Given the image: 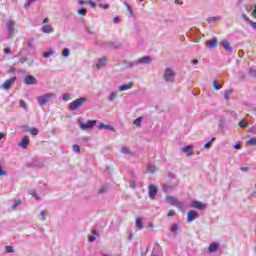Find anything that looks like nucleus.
Wrapping results in <instances>:
<instances>
[{"label":"nucleus","mask_w":256,"mask_h":256,"mask_svg":"<svg viewBox=\"0 0 256 256\" xmlns=\"http://www.w3.org/2000/svg\"><path fill=\"white\" fill-rule=\"evenodd\" d=\"M87 102V98H78L70 103V111H77L83 105V103Z\"/></svg>","instance_id":"obj_1"},{"label":"nucleus","mask_w":256,"mask_h":256,"mask_svg":"<svg viewBox=\"0 0 256 256\" xmlns=\"http://www.w3.org/2000/svg\"><path fill=\"white\" fill-rule=\"evenodd\" d=\"M6 27L8 29V37H15V20H8Z\"/></svg>","instance_id":"obj_2"},{"label":"nucleus","mask_w":256,"mask_h":256,"mask_svg":"<svg viewBox=\"0 0 256 256\" xmlns=\"http://www.w3.org/2000/svg\"><path fill=\"white\" fill-rule=\"evenodd\" d=\"M51 97H55V94H43L41 96H38V103L40 105H47V103L51 101Z\"/></svg>","instance_id":"obj_3"},{"label":"nucleus","mask_w":256,"mask_h":256,"mask_svg":"<svg viewBox=\"0 0 256 256\" xmlns=\"http://www.w3.org/2000/svg\"><path fill=\"white\" fill-rule=\"evenodd\" d=\"M80 129H92V127H95L97 125V120H88L87 123L80 122Z\"/></svg>","instance_id":"obj_4"},{"label":"nucleus","mask_w":256,"mask_h":256,"mask_svg":"<svg viewBox=\"0 0 256 256\" xmlns=\"http://www.w3.org/2000/svg\"><path fill=\"white\" fill-rule=\"evenodd\" d=\"M164 79L167 83H169V81H173V79H175V72H173L171 68H167L164 73Z\"/></svg>","instance_id":"obj_5"},{"label":"nucleus","mask_w":256,"mask_h":256,"mask_svg":"<svg viewBox=\"0 0 256 256\" xmlns=\"http://www.w3.org/2000/svg\"><path fill=\"white\" fill-rule=\"evenodd\" d=\"M158 188L155 186V184H150L148 186V193L150 199H155V195H157Z\"/></svg>","instance_id":"obj_6"},{"label":"nucleus","mask_w":256,"mask_h":256,"mask_svg":"<svg viewBox=\"0 0 256 256\" xmlns=\"http://www.w3.org/2000/svg\"><path fill=\"white\" fill-rule=\"evenodd\" d=\"M186 215H187L188 223H191V221H195V219H197L199 217L197 212H195L194 210L188 211Z\"/></svg>","instance_id":"obj_7"},{"label":"nucleus","mask_w":256,"mask_h":256,"mask_svg":"<svg viewBox=\"0 0 256 256\" xmlns=\"http://www.w3.org/2000/svg\"><path fill=\"white\" fill-rule=\"evenodd\" d=\"M14 83H15V78H10L4 81V83L2 84V89H4L5 91H7L8 89H11Z\"/></svg>","instance_id":"obj_8"},{"label":"nucleus","mask_w":256,"mask_h":256,"mask_svg":"<svg viewBox=\"0 0 256 256\" xmlns=\"http://www.w3.org/2000/svg\"><path fill=\"white\" fill-rule=\"evenodd\" d=\"M24 83L26 85H37V80L34 78L33 75H27L24 78Z\"/></svg>","instance_id":"obj_9"},{"label":"nucleus","mask_w":256,"mask_h":256,"mask_svg":"<svg viewBox=\"0 0 256 256\" xmlns=\"http://www.w3.org/2000/svg\"><path fill=\"white\" fill-rule=\"evenodd\" d=\"M27 145H29V136L25 135L18 143V147H22V149H27Z\"/></svg>","instance_id":"obj_10"},{"label":"nucleus","mask_w":256,"mask_h":256,"mask_svg":"<svg viewBox=\"0 0 256 256\" xmlns=\"http://www.w3.org/2000/svg\"><path fill=\"white\" fill-rule=\"evenodd\" d=\"M41 31H42V33L51 34L55 31V29L53 28V25L46 24L41 27Z\"/></svg>","instance_id":"obj_11"},{"label":"nucleus","mask_w":256,"mask_h":256,"mask_svg":"<svg viewBox=\"0 0 256 256\" xmlns=\"http://www.w3.org/2000/svg\"><path fill=\"white\" fill-rule=\"evenodd\" d=\"M152 59L149 56H145L140 58L136 63L140 64V65H149V63H151Z\"/></svg>","instance_id":"obj_12"},{"label":"nucleus","mask_w":256,"mask_h":256,"mask_svg":"<svg viewBox=\"0 0 256 256\" xmlns=\"http://www.w3.org/2000/svg\"><path fill=\"white\" fill-rule=\"evenodd\" d=\"M24 129H25L28 133H30V135H33V137L39 135V129H37V128H35V127L29 128V127H27V126H24Z\"/></svg>","instance_id":"obj_13"},{"label":"nucleus","mask_w":256,"mask_h":256,"mask_svg":"<svg viewBox=\"0 0 256 256\" xmlns=\"http://www.w3.org/2000/svg\"><path fill=\"white\" fill-rule=\"evenodd\" d=\"M191 207H193L194 209H205V205L202 203V202H199V201H193L191 202Z\"/></svg>","instance_id":"obj_14"},{"label":"nucleus","mask_w":256,"mask_h":256,"mask_svg":"<svg viewBox=\"0 0 256 256\" xmlns=\"http://www.w3.org/2000/svg\"><path fill=\"white\" fill-rule=\"evenodd\" d=\"M218 43H219V40H217V38H215L213 40H207L206 41V46L210 47V48H213V47H217Z\"/></svg>","instance_id":"obj_15"},{"label":"nucleus","mask_w":256,"mask_h":256,"mask_svg":"<svg viewBox=\"0 0 256 256\" xmlns=\"http://www.w3.org/2000/svg\"><path fill=\"white\" fill-rule=\"evenodd\" d=\"M217 249H219V243L216 242L211 243L210 246L208 247L209 253H215Z\"/></svg>","instance_id":"obj_16"},{"label":"nucleus","mask_w":256,"mask_h":256,"mask_svg":"<svg viewBox=\"0 0 256 256\" xmlns=\"http://www.w3.org/2000/svg\"><path fill=\"white\" fill-rule=\"evenodd\" d=\"M99 129H108L109 131H115V128L113 126L105 124L103 122L99 124Z\"/></svg>","instance_id":"obj_17"},{"label":"nucleus","mask_w":256,"mask_h":256,"mask_svg":"<svg viewBox=\"0 0 256 256\" xmlns=\"http://www.w3.org/2000/svg\"><path fill=\"white\" fill-rule=\"evenodd\" d=\"M133 87V84L131 82H129L128 84H124V85H121L119 87V91H127L129 89H131Z\"/></svg>","instance_id":"obj_18"},{"label":"nucleus","mask_w":256,"mask_h":256,"mask_svg":"<svg viewBox=\"0 0 256 256\" xmlns=\"http://www.w3.org/2000/svg\"><path fill=\"white\" fill-rule=\"evenodd\" d=\"M105 63H107V58H101L99 62L96 64L97 69H101V67H105Z\"/></svg>","instance_id":"obj_19"},{"label":"nucleus","mask_w":256,"mask_h":256,"mask_svg":"<svg viewBox=\"0 0 256 256\" xmlns=\"http://www.w3.org/2000/svg\"><path fill=\"white\" fill-rule=\"evenodd\" d=\"M222 46L224 47L225 51H229L230 53L233 51L231 44L228 41L222 42Z\"/></svg>","instance_id":"obj_20"},{"label":"nucleus","mask_w":256,"mask_h":256,"mask_svg":"<svg viewBox=\"0 0 256 256\" xmlns=\"http://www.w3.org/2000/svg\"><path fill=\"white\" fill-rule=\"evenodd\" d=\"M177 198L173 197V196H166V201L170 204V205H175Z\"/></svg>","instance_id":"obj_21"},{"label":"nucleus","mask_w":256,"mask_h":256,"mask_svg":"<svg viewBox=\"0 0 256 256\" xmlns=\"http://www.w3.org/2000/svg\"><path fill=\"white\" fill-rule=\"evenodd\" d=\"M141 121H143V117H138L137 119H135L133 121L134 125H136V127H141Z\"/></svg>","instance_id":"obj_22"},{"label":"nucleus","mask_w":256,"mask_h":256,"mask_svg":"<svg viewBox=\"0 0 256 256\" xmlns=\"http://www.w3.org/2000/svg\"><path fill=\"white\" fill-rule=\"evenodd\" d=\"M170 231L174 234H177V232L179 231V224H174L171 228Z\"/></svg>","instance_id":"obj_23"},{"label":"nucleus","mask_w":256,"mask_h":256,"mask_svg":"<svg viewBox=\"0 0 256 256\" xmlns=\"http://www.w3.org/2000/svg\"><path fill=\"white\" fill-rule=\"evenodd\" d=\"M136 227H138V229H143V222L141 221V218H136Z\"/></svg>","instance_id":"obj_24"},{"label":"nucleus","mask_w":256,"mask_h":256,"mask_svg":"<svg viewBox=\"0 0 256 256\" xmlns=\"http://www.w3.org/2000/svg\"><path fill=\"white\" fill-rule=\"evenodd\" d=\"M77 13H78V15L85 16V15H87V8H80V9H78Z\"/></svg>","instance_id":"obj_25"},{"label":"nucleus","mask_w":256,"mask_h":256,"mask_svg":"<svg viewBox=\"0 0 256 256\" xmlns=\"http://www.w3.org/2000/svg\"><path fill=\"white\" fill-rule=\"evenodd\" d=\"M212 85H213L215 91H219V89H222V87H223L221 84H217V81H213Z\"/></svg>","instance_id":"obj_26"},{"label":"nucleus","mask_w":256,"mask_h":256,"mask_svg":"<svg viewBox=\"0 0 256 256\" xmlns=\"http://www.w3.org/2000/svg\"><path fill=\"white\" fill-rule=\"evenodd\" d=\"M231 93H233V90H226V91L224 92V97H225L226 100H229V99H230Z\"/></svg>","instance_id":"obj_27"},{"label":"nucleus","mask_w":256,"mask_h":256,"mask_svg":"<svg viewBox=\"0 0 256 256\" xmlns=\"http://www.w3.org/2000/svg\"><path fill=\"white\" fill-rule=\"evenodd\" d=\"M249 125V123H247V121H245V120H241L240 122H239V127L241 128V129H245V127H247Z\"/></svg>","instance_id":"obj_28"},{"label":"nucleus","mask_w":256,"mask_h":256,"mask_svg":"<svg viewBox=\"0 0 256 256\" xmlns=\"http://www.w3.org/2000/svg\"><path fill=\"white\" fill-rule=\"evenodd\" d=\"M174 207H178V209L183 208V202L176 199V202H174Z\"/></svg>","instance_id":"obj_29"},{"label":"nucleus","mask_w":256,"mask_h":256,"mask_svg":"<svg viewBox=\"0 0 256 256\" xmlns=\"http://www.w3.org/2000/svg\"><path fill=\"white\" fill-rule=\"evenodd\" d=\"M118 95L115 92H112L109 96V101H115L117 99Z\"/></svg>","instance_id":"obj_30"},{"label":"nucleus","mask_w":256,"mask_h":256,"mask_svg":"<svg viewBox=\"0 0 256 256\" xmlns=\"http://www.w3.org/2000/svg\"><path fill=\"white\" fill-rule=\"evenodd\" d=\"M63 101H71V95L69 93H65L62 96Z\"/></svg>","instance_id":"obj_31"},{"label":"nucleus","mask_w":256,"mask_h":256,"mask_svg":"<svg viewBox=\"0 0 256 256\" xmlns=\"http://www.w3.org/2000/svg\"><path fill=\"white\" fill-rule=\"evenodd\" d=\"M122 153H125L126 155H131V150H129L128 147L124 146L122 147Z\"/></svg>","instance_id":"obj_32"},{"label":"nucleus","mask_w":256,"mask_h":256,"mask_svg":"<svg viewBox=\"0 0 256 256\" xmlns=\"http://www.w3.org/2000/svg\"><path fill=\"white\" fill-rule=\"evenodd\" d=\"M124 5L127 11L130 13V15H133V9H131L130 5L127 2H124Z\"/></svg>","instance_id":"obj_33"},{"label":"nucleus","mask_w":256,"mask_h":256,"mask_svg":"<svg viewBox=\"0 0 256 256\" xmlns=\"http://www.w3.org/2000/svg\"><path fill=\"white\" fill-rule=\"evenodd\" d=\"M148 171L150 173H155V171H157V167L153 166V165H149L148 166Z\"/></svg>","instance_id":"obj_34"},{"label":"nucleus","mask_w":256,"mask_h":256,"mask_svg":"<svg viewBox=\"0 0 256 256\" xmlns=\"http://www.w3.org/2000/svg\"><path fill=\"white\" fill-rule=\"evenodd\" d=\"M72 149H73V151H75V153H79L81 151V148H79V145H77V144H74L72 146Z\"/></svg>","instance_id":"obj_35"},{"label":"nucleus","mask_w":256,"mask_h":256,"mask_svg":"<svg viewBox=\"0 0 256 256\" xmlns=\"http://www.w3.org/2000/svg\"><path fill=\"white\" fill-rule=\"evenodd\" d=\"M0 177H7V173L3 170V166H0Z\"/></svg>","instance_id":"obj_36"},{"label":"nucleus","mask_w":256,"mask_h":256,"mask_svg":"<svg viewBox=\"0 0 256 256\" xmlns=\"http://www.w3.org/2000/svg\"><path fill=\"white\" fill-rule=\"evenodd\" d=\"M249 145H256V137H252L248 140Z\"/></svg>","instance_id":"obj_37"},{"label":"nucleus","mask_w":256,"mask_h":256,"mask_svg":"<svg viewBox=\"0 0 256 256\" xmlns=\"http://www.w3.org/2000/svg\"><path fill=\"white\" fill-rule=\"evenodd\" d=\"M20 107H22L23 109H27V102H25V100H21Z\"/></svg>","instance_id":"obj_38"},{"label":"nucleus","mask_w":256,"mask_h":256,"mask_svg":"<svg viewBox=\"0 0 256 256\" xmlns=\"http://www.w3.org/2000/svg\"><path fill=\"white\" fill-rule=\"evenodd\" d=\"M175 215V210L173 209H170L168 212H167V217H173Z\"/></svg>","instance_id":"obj_39"},{"label":"nucleus","mask_w":256,"mask_h":256,"mask_svg":"<svg viewBox=\"0 0 256 256\" xmlns=\"http://www.w3.org/2000/svg\"><path fill=\"white\" fill-rule=\"evenodd\" d=\"M63 57H69V49L65 48L62 52Z\"/></svg>","instance_id":"obj_40"},{"label":"nucleus","mask_w":256,"mask_h":256,"mask_svg":"<svg viewBox=\"0 0 256 256\" xmlns=\"http://www.w3.org/2000/svg\"><path fill=\"white\" fill-rule=\"evenodd\" d=\"M51 55H53V51L49 50L48 52H45V53L43 54V57H44L45 59H47V57H49V56H51Z\"/></svg>","instance_id":"obj_41"},{"label":"nucleus","mask_w":256,"mask_h":256,"mask_svg":"<svg viewBox=\"0 0 256 256\" xmlns=\"http://www.w3.org/2000/svg\"><path fill=\"white\" fill-rule=\"evenodd\" d=\"M242 19H244V21L246 22V23H250V21H251V19H249V17H247V15H245L244 13L242 14Z\"/></svg>","instance_id":"obj_42"},{"label":"nucleus","mask_w":256,"mask_h":256,"mask_svg":"<svg viewBox=\"0 0 256 256\" xmlns=\"http://www.w3.org/2000/svg\"><path fill=\"white\" fill-rule=\"evenodd\" d=\"M18 205H21V200H15V203L12 205V209H15Z\"/></svg>","instance_id":"obj_43"},{"label":"nucleus","mask_w":256,"mask_h":256,"mask_svg":"<svg viewBox=\"0 0 256 256\" xmlns=\"http://www.w3.org/2000/svg\"><path fill=\"white\" fill-rule=\"evenodd\" d=\"M13 246H6V253H13Z\"/></svg>","instance_id":"obj_44"},{"label":"nucleus","mask_w":256,"mask_h":256,"mask_svg":"<svg viewBox=\"0 0 256 256\" xmlns=\"http://www.w3.org/2000/svg\"><path fill=\"white\" fill-rule=\"evenodd\" d=\"M39 215L42 216L41 221H45L46 220V218H45V210L40 211Z\"/></svg>","instance_id":"obj_45"},{"label":"nucleus","mask_w":256,"mask_h":256,"mask_svg":"<svg viewBox=\"0 0 256 256\" xmlns=\"http://www.w3.org/2000/svg\"><path fill=\"white\" fill-rule=\"evenodd\" d=\"M190 149H191V146H184L182 148V151H184V153H188V151H190Z\"/></svg>","instance_id":"obj_46"},{"label":"nucleus","mask_w":256,"mask_h":256,"mask_svg":"<svg viewBox=\"0 0 256 256\" xmlns=\"http://www.w3.org/2000/svg\"><path fill=\"white\" fill-rule=\"evenodd\" d=\"M30 194L33 195V197H35V199L39 201V195L35 193V191H31Z\"/></svg>","instance_id":"obj_47"},{"label":"nucleus","mask_w":256,"mask_h":256,"mask_svg":"<svg viewBox=\"0 0 256 256\" xmlns=\"http://www.w3.org/2000/svg\"><path fill=\"white\" fill-rule=\"evenodd\" d=\"M105 191H107V187L102 186L99 190V193H105Z\"/></svg>","instance_id":"obj_48"},{"label":"nucleus","mask_w":256,"mask_h":256,"mask_svg":"<svg viewBox=\"0 0 256 256\" xmlns=\"http://www.w3.org/2000/svg\"><path fill=\"white\" fill-rule=\"evenodd\" d=\"M234 149H241V144H240V142H237V143L234 145Z\"/></svg>","instance_id":"obj_49"},{"label":"nucleus","mask_w":256,"mask_h":256,"mask_svg":"<svg viewBox=\"0 0 256 256\" xmlns=\"http://www.w3.org/2000/svg\"><path fill=\"white\" fill-rule=\"evenodd\" d=\"M4 53H5L6 55H9V54L11 53V49H10V48L4 49Z\"/></svg>","instance_id":"obj_50"},{"label":"nucleus","mask_w":256,"mask_h":256,"mask_svg":"<svg viewBox=\"0 0 256 256\" xmlns=\"http://www.w3.org/2000/svg\"><path fill=\"white\" fill-rule=\"evenodd\" d=\"M252 16L256 19V5L254 6V9L252 11Z\"/></svg>","instance_id":"obj_51"},{"label":"nucleus","mask_w":256,"mask_h":256,"mask_svg":"<svg viewBox=\"0 0 256 256\" xmlns=\"http://www.w3.org/2000/svg\"><path fill=\"white\" fill-rule=\"evenodd\" d=\"M204 147H205L206 149L211 148V142H207L206 144H204Z\"/></svg>","instance_id":"obj_52"},{"label":"nucleus","mask_w":256,"mask_h":256,"mask_svg":"<svg viewBox=\"0 0 256 256\" xmlns=\"http://www.w3.org/2000/svg\"><path fill=\"white\" fill-rule=\"evenodd\" d=\"M33 2H30V0H28V2L26 4H24L25 9H27V7H29Z\"/></svg>","instance_id":"obj_53"},{"label":"nucleus","mask_w":256,"mask_h":256,"mask_svg":"<svg viewBox=\"0 0 256 256\" xmlns=\"http://www.w3.org/2000/svg\"><path fill=\"white\" fill-rule=\"evenodd\" d=\"M20 63H27V58H20Z\"/></svg>","instance_id":"obj_54"},{"label":"nucleus","mask_w":256,"mask_h":256,"mask_svg":"<svg viewBox=\"0 0 256 256\" xmlns=\"http://www.w3.org/2000/svg\"><path fill=\"white\" fill-rule=\"evenodd\" d=\"M197 63H199V60H198V59L192 60V65H197Z\"/></svg>","instance_id":"obj_55"},{"label":"nucleus","mask_w":256,"mask_h":256,"mask_svg":"<svg viewBox=\"0 0 256 256\" xmlns=\"http://www.w3.org/2000/svg\"><path fill=\"white\" fill-rule=\"evenodd\" d=\"M27 47H33V41H28L27 42Z\"/></svg>","instance_id":"obj_56"},{"label":"nucleus","mask_w":256,"mask_h":256,"mask_svg":"<svg viewBox=\"0 0 256 256\" xmlns=\"http://www.w3.org/2000/svg\"><path fill=\"white\" fill-rule=\"evenodd\" d=\"M89 241H90L91 243H93V241H95V236H90V237H89Z\"/></svg>","instance_id":"obj_57"},{"label":"nucleus","mask_w":256,"mask_h":256,"mask_svg":"<svg viewBox=\"0 0 256 256\" xmlns=\"http://www.w3.org/2000/svg\"><path fill=\"white\" fill-rule=\"evenodd\" d=\"M88 3H89V5H90V6H92V7H93V9H95V2L90 1V2H88Z\"/></svg>","instance_id":"obj_58"},{"label":"nucleus","mask_w":256,"mask_h":256,"mask_svg":"<svg viewBox=\"0 0 256 256\" xmlns=\"http://www.w3.org/2000/svg\"><path fill=\"white\" fill-rule=\"evenodd\" d=\"M241 170L244 171L245 173H247V171H249V168L248 167H242Z\"/></svg>","instance_id":"obj_59"},{"label":"nucleus","mask_w":256,"mask_h":256,"mask_svg":"<svg viewBox=\"0 0 256 256\" xmlns=\"http://www.w3.org/2000/svg\"><path fill=\"white\" fill-rule=\"evenodd\" d=\"M113 22H114V23H119V18H118L117 16L114 17Z\"/></svg>","instance_id":"obj_60"},{"label":"nucleus","mask_w":256,"mask_h":256,"mask_svg":"<svg viewBox=\"0 0 256 256\" xmlns=\"http://www.w3.org/2000/svg\"><path fill=\"white\" fill-rule=\"evenodd\" d=\"M78 3L79 5H85L86 2L84 0H79Z\"/></svg>","instance_id":"obj_61"},{"label":"nucleus","mask_w":256,"mask_h":256,"mask_svg":"<svg viewBox=\"0 0 256 256\" xmlns=\"http://www.w3.org/2000/svg\"><path fill=\"white\" fill-rule=\"evenodd\" d=\"M49 22V18H44L43 20H42V23H48Z\"/></svg>","instance_id":"obj_62"},{"label":"nucleus","mask_w":256,"mask_h":256,"mask_svg":"<svg viewBox=\"0 0 256 256\" xmlns=\"http://www.w3.org/2000/svg\"><path fill=\"white\" fill-rule=\"evenodd\" d=\"M102 7L103 9H109V4H104Z\"/></svg>","instance_id":"obj_63"},{"label":"nucleus","mask_w":256,"mask_h":256,"mask_svg":"<svg viewBox=\"0 0 256 256\" xmlns=\"http://www.w3.org/2000/svg\"><path fill=\"white\" fill-rule=\"evenodd\" d=\"M93 235H99V232L97 230L92 231Z\"/></svg>","instance_id":"obj_64"}]
</instances>
